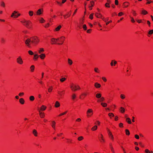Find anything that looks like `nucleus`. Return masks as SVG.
Returning a JSON list of instances; mask_svg holds the SVG:
<instances>
[{
    "label": "nucleus",
    "mask_w": 153,
    "mask_h": 153,
    "mask_svg": "<svg viewBox=\"0 0 153 153\" xmlns=\"http://www.w3.org/2000/svg\"><path fill=\"white\" fill-rule=\"evenodd\" d=\"M88 94V93L87 92L83 93L80 95L79 98L83 100Z\"/></svg>",
    "instance_id": "nucleus-10"
},
{
    "label": "nucleus",
    "mask_w": 153,
    "mask_h": 153,
    "mask_svg": "<svg viewBox=\"0 0 153 153\" xmlns=\"http://www.w3.org/2000/svg\"><path fill=\"white\" fill-rule=\"evenodd\" d=\"M93 114V111L92 109H89L86 112V116L88 117H90Z\"/></svg>",
    "instance_id": "nucleus-7"
},
{
    "label": "nucleus",
    "mask_w": 153,
    "mask_h": 153,
    "mask_svg": "<svg viewBox=\"0 0 153 153\" xmlns=\"http://www.w3.org/2000/svg\"><path fill=\"white\" fill-rule=\"evenodd\" d=\"M35 100L34 97L33 96H31L29 97V100L31 101H33Z\"/></svg>",
    "instance_id": "nucleus-41"
},
{
    "label": "nucleus",
    "mask_w": 153,
    "mask_h": 153,
    "mask_svg": "<svg viewBox=\"0 0 153 153\" xmlns=\"http://www.w3.org/2000/svg\"><path fill=\"white\" fill-rule=\"evenodd\" d=\"M148 13V12L146 10H143H143H142L141 13V14L143 15H146V14H147Z\"/></svg>",
    "instance_id": "nucleus-29"
},
{
    "label": "nucleus",
    "mask_w": 153,
    "mask_h": 153,
    "mask_svg": "<svg viewBox=\"0 0 153 153\" xmlns=\"http://www.w3.org/2000/svg\"><path fill=\"white\" fill-rule=\"evenodd\" d=\"M94 124L96 125H95L100 126V122L99 121L97 120L95 122Z\"/></svg>",
    "instance_id": "nucleus-49"
},
{
    "label": "nucleus",
    "mask_w": 153,
    "mask_h": 153,
    "mask_svg": "<svg viewBox=\"0 0 153 153\" xmlns=\"http://www.w3.org/2000/svg\"><path fill=\"white\" fill-rule=\"evenodd\" d=\"M39 22L41 23H44L45 22V20L43 19V18H41L39 20Z\"/></svg>",
    "instance_id": "nucleus-30"
},
{
    "label": "nucleus",
    "mask_w": 153,
    "mask_h": 153,
    "mask_svg": "<svg viewBox=\"0 0 153 153\" xmlns=\"http://www.w3.org/2000/svg\"><path fill=\"white\" fill-rule=\"evenodd\" d=\"M65 39V38L64 36H62L59 38H57V45H61L63 44Z\"/></svg>",
    "instance_id": "nucleus-4"
},
{
    "label": "nucleus",
    "mask_w": 153,
    "mask_h": 153,
    "mask_svg": "<svg viewBox=\"0 0 153 153\" xmlns=\"http://www.w3.org/2000/svg\"><path fill=\"white\" fill-rule=\"evenodd\" d=\"M68 64L70 65H71L73 64L72 61L69 58L68 59Z\"/></svg>",
    "instance_id": "nucleus-39"
},
{
    "label": "nucleus",
    "mask_w": 153,
    "mask_h": 153,
    "mask_svg": "<svg viewBox=\"0 0 153 153\" xmlns=\"http://www.w3.org/2000/svg\"><path fill=\"white\" fill-rule=\"evenodd\" d=\"M84 139V138L82 136H80L78 138V140L79 141H81Z\"/></svg>",
    "instance_id": "nucleus-53"
},
{
    "label": "nucleus",
    "mask_w": 153,
    "mask_h": 153,
    "mask_svg": "<svg viewBox=\"0 0 153 153\" xmlns=\"http://www.w3.org/2000/svg\"><path fill=\"white\" fill-rule=\"evenodd\" d=\"M119 126L120 128H122L123 127V124L122 123H120L119 124Z\"/></svg>",
    "instance_id": "nucleus-60"
},
{
    "label": "nucleus",
    "mask_w": 153,
    "mask_h": 153,
    "mask_svg": "<svg viewBox=\"0 0 153 153\" xmlns=\"http://www.w3.org/2000/svg\"><path fill=\"white\" fill-rule=\"evenodd\" d=\"M43 12V10L42 9H39L37 10L36 12V15H40Z\"/></svg>",
    "instance_id": "nucleus-17"
},
{
    "label": "nucleus",
    "mask_w": 153,
    "mask_h": 153,
    "mask_svg": "<svg viewBox=\"0 0 153 153\" xmlns=\"http://www.w3.org/2000/svg\"><path fill=\"white\" fill-rule=\"evenodd\" d=\"M145 153H150V151L148 149H146L144 151Z\"/></svg>",
    "instance_id": "nucleus-61"
},
{
    "label": "nucleus",
    "mask_w": 153,
    "mask_h": 153,
    "mask_svg": "<svg viewBox=\"0 0 153 153\" xmlns=\"http://www.w3.org/2000/svg\"><path fill=\"white\" fill-rule=\"evenodd\" d=\"M23 25L27 28L31 29L32 28V24L31 22L29 20H26L24 19L20 21Z\"/></svg>",
    "instance_id": "nucleus-2"
},
{
    "label": "nucleus",
    "mask_w": 153,
    "mask_h": 153,
    "mask_svg": "<svg viewBox=\"0 0 153 153\" xmlns=\"http://www.w3.org/2000/svg\"><path fill=\"white\" fill-rule=\"evenodd\" d=\"M71 97L72 100H74L76 97V94L75 93H73L71 95Z\"/></svg>",
    "instance_id": "nucleus-24"
},
{
    "label": "nucleus",
    "mask_w": 153,
    "mask_h": 153,
    "mask_svg": "<svg viewBox=\"0 0 153 153\" xmlns=\"http://www.w3.org/2000/svg\"><path fill=\"white\" fill-rule=\"evenodd\" d=\"M50 25V24L49 23H47V24L45 25H44V27L45 28H48L49 27Z\"/></svg>",
    "instance_id": "nucleus-57"
},
{
    "label": "nucleus",
    "mask_w": 153,
    "mask_h": 153,
    "mask_svg": "<svg viewBox=\"0 0 153 153\" xmlns=\"http://www.w3.org/2000/svg\"><path fill=\"white\" fill-rule=\"evenodd\" d=\"M107 2H106L105 5V7L109 8L110 7V4L111 3V0H107Z\"/></svg>",
    "instance_id": "nucleus-14"
},
{
    "label": "nucleus",
    "mask_w": 153,
    "mask_h": 153,
    "mask_svg": "<svg viewBox=\"0 0 153 153\" xmlns=\"http://www.w3.org/2000/svg\"><path fill=\"white\" fill-rule=\"evenodd\" d=\"M19 102L21 104H24L25 103V101L24 99L21 98L19 100Z\"/></svg>",
    "instance_id": "nucleus-27"
},
{
    "label": "nucleus",
    "mask_w": 153,
    "mask_h": 153,
    "mask_svg": "<svg viewBox=\"0 0 153 153\" xmlns=\"http://www.w3.org/2000/svg\"><path fill=\"white\" fill-rule=\"evenodd\" d=\"M39 56L37 54H36L34 55L33 59L34 60H37V59L38 58Z\"/></svg>",
    "instance_id": "nucleus-38"
},
{
    "label": "nucleus",
    "mask_w": 153,
    "mask_h": 153,
    "mask_svg": "<svg viewBox=\"0 0 153 153\" xmlns=\"http://www.w3.org/2000/svg\"><path fill=\"white\" fill-rule=\"evenodd\" d=\"M126 134V135L129 136L130 134V133L129 130L128 129L125 130Z\"/></svg>",
    "instance_id": "nucleus-42"
},
{
    "label": "nucleus",
    "mask_w": 153,
    "mask_h": 153,
    "mask_svg": "<svg viewBox=\"0 0 153 153\" xmlns=\"http://www.w3.org/2000/svg\"><path fill=\"white\" fill-rule=\"evenodd\" d=\"M102 97V94L100 93H97L96 95V97L97 98H100Z\"/></svg>",
    "instance_id": "nucleus-40"
},
{
    "label": "nucleus",
    "mask_w": 153,
    "mask_h": 153,
    "mask_svg": "<svg viewBox=\"0 0 153 153\" xmlns=\"http://www.w3.org/2000/svg\"><path fill=\"white\" fill-rule=\"evenodd\" d=\"M70 88L73 91H76L81 89L80 86L76 84L73 83H71L70 85Z\"/></svg>",
    "instance_id": "nucleus-3"
},
{
    "label": "nucleus",
    "mask_w": 153,
    "mask_h": 153,
    "mask_svg": "<svg viewBox=\"0 0 153 153\" xmlns=\"http://www.w3.org/2000/svg\"><path fill=\"white\" fill-rule=\"evenodd\" d=\"M66 79L65 77H62L60 79V81L61 82H64L66 80Z\"/></svg>",
    "instance_id": "nucleus-45"
},
{
    "label": "nucleus",
    "mask_w": 153,
    "mask_h": 153,
    "mask_svg": "<svg viewBox=\"0 0 153 153\" xmlns=\"http://www.w3.org/2000/svg\"><path fill=\"white\" fill-rule=\"evenodd\" d=\"M94 13H91L89 16V18L92 20L93 19Z\"/></svg>",
    "instance_id": "nucleus-52"
},
{
    "label": "nucleus",
    "mask_w": 153,
    "mask_h": 153,
    "mask_svg": "<svg viewBox=\"0 0 153 153\" xmlns=\"http://www.w3.org/2000/svg\"><path fill=\"white\" fill-rule=\"evenodd\" d=\"M95 15L96 17L99 18H102V16L101 14L100 13H96Z\"/></svg>",
    "instance_id": "nucleus-21"
},
{
    "label": "nucleus",
    "mask_w": 153,
    "mask_h": 153,
    "mask_svg": "<svg viewBox=\"0 0 153 153\" xmlns=\"http://www.w3.org/2000/svg\"><path fill=\"white\" fill-rule=\"evenodd\" d=\"M17 63L19 65H22L23 63V61L21 56L18 57L16 59Z\"/></svg>",
    "instance_id": "nucleus-9"
},
{
    "label": "nucleus",
    "mask_w": 153,
    "mask_h": 153,
    "mask_svg": "<svg viewBox=\"0 0 153 153\" xmlns=\"http://www.w3.org/2000/svg\"><path fill=\"white\" fill-rule=\"evenodd\" d=\"M82 27L84 30H87V26L86 25H84Z\"/></svg>",
    "instance_id": "nucleus-64"
},
{
    "label": "nucleus",
    "mask_w": 153,
    "mask_h": 153,
    "mask_svg": "<svg viewBox=\"0 0 153 153\" xmlns=\"http://www.w3.org/2000/svg\"><path fill=\"white\" fill-rule=\"evenodd\" d=\"M90 6L93 7L94 5V2L93 1H91L90 2Z\"/></svg>",
    "instance_id": "nucleus-48"
},
{
    "label": "nucleus",
    "mask_w": 153,
    "mask_h": 153,
    "mask_svg": "<svg viewBox=\"0 0 153 153\" xmlns=\"http://www.w3.org/2000/svg\"><path fill=\"white\" fill-rule=\"evenodd\" d=\"M102 20L104 21L105 22H106L108 21V18H103L102 19Z\"/></svg>",
    "instance_id": "nucleus-55"
},
{
    "label": "nucleus",
    "mask_w": 153,
    "mask_h": 153,
    "mask_svg": "<svg viewBox=\"0 0 153 153\" xmlns=\"http://www.w3.org/2000/svg\"><path fill=\"white\" fill-rule=\"evenodd\" d=\"M38 111L39 112V115L40 117L41 118H44L45 116V113L42 111Z\"/></svg>",
    "instance_id": "nucleus-16"
},
{
    "label": "nucleus",
    "mask_w": 153,
    "mask_h": 153,
    "mask_svg": "<svg viewBox=\"0 0 153 153\" xmlns=\"http://www.w3.org/2000/svg\"><path fill=\"white\" fill-rule=\"evenodd\" d=\"M126 121L129 124H131V122L130 119L129 118H127L126 119Z\"/></svg>",
    "instance_id": "nucleus-37"
},
{
    "label": "nucleus",
    "mask_w": 153,
    "mask_h": 153,
    "mask_svg": "<svg viewBox=\"0 0 153 153\" xmlns=\"http://www.w3.org/2000/svg\"><path fill=\"white\" fill-rule=\"evenodd\" d=\"M57 39L54 38H53L51 39V45L57 44Z\"/></svg>",
    "instance_id": "nucleus-12"
},
{
    "label": "nucleus",
    "mask_w": 153,
    "mask_h": 153,
    "mask_svg": "<svg viewBox=\"0 0 153 153\" xmlns=\"http://www.w3.org/2000/svg\"><path fill=\"white\" fill-rule=\"evenodd\" d=\"M94 87L97 88H99L101 87V85L98 82H95L94 84Z\"/></svg>",
    "instance_id": "nucleus-18"
},
{
    "label": "nucleus",
    "mask_w": 153,
    "mask_h": 153,
    "mask_svg": "<svg viewBox=\"0 0 153 153\" xmlns=\"http://www.w3.org/2000/svg\"><path fill=\"white\" fill-rule=\"evenodd\" d=\"M132 13L133 16H136L137 15L136 12L133 10H132Z\"/></svg>",
    "instance_id": "nucleus-46"
},
{
    "label": "nucleus",
    "mask_w": 153,
    "mask_h": 153,
    "mask_svg": "<svg viewBox=\"0 0 153 153\" xmlns=\"http://www.w3.org/2000/svg\"><path fill=\"white\" fill-rule=\"evenodd\" d=\"M28 14L30 16H32L33 15V12L32 11H30L28 12Z\"/></svg>",
    "instance_id": "nucleus-50"
},
{
    "label": "nucleus",
    "mask_w": 153,
    "mask_h": 153,
    "mask_svg": "<svg viewBox=\"0 0 153 153\" xmlns=\"http://www.w3.org/2000/svg\"><path fill=\"white\" fill-rule=\"evenodd\" d=\"M34 68H35V67H34V65H32L31 66V67H30V71L31 72H33L34 71Z\"/></svg>",
    "instance_id": "nucleus-44"
},
{
    "label": "nucleus",
    "mask_w": 153,
    "mask_h": 153,
    "mask_svg": "<svg viewBox=\"0 0 153 153\" xmlns=\"http://www.w3.org/2000/svg\"><path fill=\"white\" fill-rule=\"evenodd\" d=\"M130 5V3L128 1H126L124 2L122 5L123 8H127Z\"/></svg>",
    "instance_id": "nucleus-13"
},
{
    "label": "nucleus",
    "mask_w": 153,
    "mask_h": 153,
    "mask_svg": "<svg viewBox=\"0 0 153 153\" xmlns=\"http://www.w3.org/2000/svg\"><path fill=\"white\" fill-rule=\"evenodd\" d=\"M33 134L35 137L38 136V133L37 131L35 129H33Z\"/></svg>",
    "instance_id": "nucleus-26"
},
{
    "label": "nucleus",
    "mask_w": 153,
    "mask_h": 153,
    "mask_svg": "<svg viewBox=\"0 0 153 153\" xmlns=\"http://www.w3.org/2000/svg\"><path fill=\"white\" fill-rule=\"evenodd\" d=\"M105 100V98L104 97H102L100 98V99L97 100V102H103Z\"/></svg>",
    "instance_id": "nucleus-33"
},
{
    "label": "nucleus",
    "mask_w": 153,
    "mask_h": 153,
    "mask_svg": "<svg viewBox=\"0 0 153 153\" xmlns=\"http://www.w3.org/2000/svg\"><path fill=\"white\" fill-rule=\"evenodd\" d=\"M108 115L111 118L114 116V114L112 113H108Z\"/></svg>",
    "instance_id": "nucleus-47"
},
{
    "label": "nucleus",
    "mask_w": 153,
    "mask_h": 153,
    "mask_svg": "<svg viewBox=\"0 0 153 153\" xmlns=\"http://www.w3.org/2000/svg\"><path fill=\"white\" fill-rule=\"evenodd\" d=\"M39 41V38L36 36H34L27 39L25 42V43L28 47L30 48L32 45L34 46L37 45Z\"/></svg>",
    "instance_id": "nucleus-1"
},
{
    "label": "nucleus",
    "mask_w": 153,
    "mask_h": 153,
    "mask_svg": "<svg viewBox=\"0 0 153 153\" xmlns=\"http://www.w3.org/2000/svg\"><path fill=\"white\" fill-rule=\"evenodd\" d=\"M101 105L102 107H105L107 105V104L106 103H105V102L101 103Z\"/></svg>",
    "instance_id": "nucleus-43"
},
{
    "label": "nucleus",
    "mask_w": 153,
    "mask_h": 153,
    "mask_svg": "<svg viewBox=\"0 0 153 153\" xmlns=\"http://www.w3.org/2000/svg\"><path fill=\"white\" fill-rule=\"evenodd\" d=\"M94 71L95 73L98 74H100V69L97 67H95L94 68Z\"/></svg>",
    "instance_id": "nucleus-20"
},
{
    "label": "nucleus",
    "mask_w": 153,
    "mask_h": 153,
    "mask_svg": "<svg viewBox=\"0 0 153 153\" xmlns=\"http://www.w3.org/2000/svg\"><path fill=\"white\" fill-rule=\"evenodd\" d=\"M120 111L122 113H124L125 112V109L123 107H121L120 109Z\"/></svg>",
    "instance_id": "nucleus-36"
},
{
    "label": "nucleus",
    "mask_w": 153,
    "mask_h": 153,
    "mask_svg": "<svg viewBox=\"0 0 153 153\" xmlns=\"http://www.w3.org/2000/svg\"><path fill=\"white\" fill-rule=\"evenodd\" d=\"M60 106V104L59 102L58 101H56L55 104V107L56 108H58Z\"/></svg>",
    "instance_id": "nucleus-28"
},
{
    "label": "nucleus",
    "mask_w": 153,
    "mask_h": 153,
    "mask_svg": "<svg viewBox=\"0 0 153 153\" xmlns=\"http://www.w3.org/2000/svg\"><path fill=\"white\" fill-rule=\"evenodd\" d=\"M51 126L54 129H55L56 127V122L54 121H52Z\"/></svg>",
    "instance_id": "nucleus-25"
},
{
    "label": "nucleus",
    "mask_w": 153,
    "mask_h": 153,
    "mask_svg": "<svg viewBox=\"0 0 153 153\" xmlns=\"http://www.w3.org/2000/svg\"><path fill=\"white\" fill-rule=\"evenodd\" d=\"M28 53L30 55H33V52L31 50L29 51H28Z\"/></svg>",
    "instance_id": "nucleus-54"
},
{
    "label": "nucleus",
    "mask_w": 153,
    "mask_h": 153,
    "mask_svg": "<svg viewBox=\"0 0 153 153\" xmlns=\"http://www.w3.org/2000/svg\"><path fill=\"white\" fill-rule=\"evenodd\" d=\"M117 62L114 60H112L110 63V65L111 66H115L117 64Z\"/></svg>",
    "instance_id": "nucleus-19"
},
{
    "label": "nucleus",
    "mask_w": 153,
    "mask_h": 153,
    "mask_svg": "<svg viewBox=\"0 0 153 153\" xmlns=\"http://www.w3.org/2000/svg\"><path fill=\"white\" fill-rule=\"evenodd\" d=\"M153 33V30H152L149 31L148 32L149 35H152Z\"/></svg>",
    "instance_id": "nucleus-58"
},
{
    "label": "nucleus",
    "mask_w": 153,
    "mask_h": 153,
    "mask_svg": "<svg viewBox=\"0 0 153 153\" xmlns=\"http://www.w3.org/2000/svg\"><path fill=\"white\" fill-rule=\"evenodd\" d=\"M67 112H68V111H65L64 112L58 115V116L59 117H60V116H62V115H64L66 114L67 113Z\"/></svg>",
    "instance_id": "nucleus-51"
},
{
    "label": "nucleus",
    "mask_w": 153,
    "mask_h": 153,
    "mask_svg": "<svg viewBox=\"0 0 153 153\" xmlns=\"http://www.w3.org/2000/svg\"><path fill=\"white\" fill-rule=\"evenodd\" d=\"M106 130L107 132V133L108 134V137L112 141H114V137L112 134L110 130L108 128H106Z\"/></svg>",
    "instance_id": "nucleus-5"
},
{
    "label": "nucleus",
    "mask_w": 153,
    "mask_h": 153,
    "mask_svg": "<svg viewBox=\"0 0 153 153\" xmlns=\"http://www.w3.org/2000/svg\"><path fill=\"white\" fill-rule=\"evenodd\" d=\"M44 51V49L43 48H40L39 51L38 52L39 53L41 54L42 53H43Z\"/></svg>",
    "instance_id": "nucleus-31"
},
{
    "label": "nucleus",
    "mask_w": 153,
    "mask_h": 153,
    "mask_svg": "<svg viewBox=\"0 0 153 153\" xmlns=\"http://www.w3.org/2000/svg\"><path fill=\"white\" fill-rule=\"evenodd\" d=\"M98 138L100 142L102 143H105V141L103 135L101 134L98 136Z\"/></svg>",
    "instance_id": "nucleus-8"
},
{
    "label": "nucleus",
    "mask_w": 153,
    "mask_h": 153,
    "mask_svg": "<svg viewBox=\"0 0 153 153\" xmlns=\"http://www.w3.org/2000/svg\"><path fill=\"white\" fill-rule=\"evenodd\" d=\"M62 27V26L61 25H59L55 29V31H58Z\"/></svg>",
    "instance_id": "nucleus-35"
},
{
    "label": "nucleus",
    "mask_w": 153,
    "mask_h": 153,
    "mask_svg": "<svg viewBox=\"0 0 153 153\" xmlns=\"http://www.w3.org/2000/svg\"><path fill=\"white\" fill-rule=\"evenodd\" d=\"M47 108V107L45 105H42L39 109H38V111H42L45 110Z\"/></svg>",
    "instance_id": "nucleus-15"
},
{
    "label": "nucleus",
    "mask_w": 153,
    "mask_h": 153,
    "mask_svg": "<svg viewBox=\"0 0 153 153\" xmlns=\"http://www.w3.org/2000/svg\"><path fill=\"white\" fill-rule=\"evenodd\" d=\"M21 15L20 13H19V12L18 11H14L12 13L10 17H13L14 18H18L19 16H20Z\"/></svg>",
    "instance_id": "nucleus-6"
},
{
    "label": "nucleus",
    "mask_w": 153,
    "mask_h": 153,
    "mask_svg": "<svg viewBox=\"0 0 153 153\" xmlns=\"http://www.w3.org/2000/svg\"><path fill=\"white\" fill-rule=\"evenodd\" d=\"M71 15V13L69 12H68L67 13V14L63 16L64 18L65 19H66L68 18Z\"/></svg>",
    "instance_id": "nucleus-22"
},
{
    "label": "nucleus",
    "mask_w": 153,
    "mask_h": 153,
    "mask_svg": "<svg viewBox=\"0 0 153 153\" xmlns=\"http://www.w3.org/2000/svg\"><path fill=\"white\" fill-rule=\"evenodd\" d=\"M102 79L105 82H106L107 81L106 78L105 77H102Z\"/></svg>",
    "instance_id": "nucleus-59"
},
{
    "label": "nucleus",
    "mask_w": 153,
    "mask_h": 153,
    "mask_svg": "<svg viewBox=\"0 0 153 153\" xmlns=\"http://www.w3.org/2000/svg\"><path fill=\"white\" fill-rule=\"evenodd\" d=\"M57 94L59 95L60 98H62L65 94V91L64 90L62 91H58Z\"/></svg>",
    "instance_id": "nucleus-11"
},
{
    "label": "nucleus",
    "mask_w": 153,
    "mask_h": 153,
    "mask_svg": "<svg viewBox=\"0 0 153 153\" xmlns=\"http://www.w3.org/2000/svg\"><path fill=\"white\" fill-rule=\"evenodd\" d=\"M120 98L122 99H124L125 98V96L123 94H121L120 95Z\"/></svg>",
    "instance_id": "nucleus-56"
},
{
    "label": "nucleus",
    "mask_w": 153,
    "mask_h": 153,
    "mask_svg": "<svg viewBox=\"0 0 153 153\" xmlns=\"http://www.w3.org/2000/svg\"><path fill=\"white\" fill-rule=\"evenodd\" d=\"M53 87L52 86H50L48 88V91L49 93H51L52 91L53 90Z\"/></svg>",
    "instance_id": "nucleus-34"
},
{
    "label": "nucleus",
    "mask_w": 153,
    "mask_h": 153,
    "mask_svg": "<svg viewBox=\"0 0 153 153\" xmlns=\"http://www.w3.org/2000/svg\"><path fill=\"white\" fill-rule=\"evenodd\" d=\"M124 13L123 12H120L118 14V16H121L122 15H123Z\"/></svg>",
    "instance_id": "nucleus-63"
},
{
    "label": "nucleus",
    "mask_w": 153,
    "mask_h": 153,
    "mask_svg": "<svg viewBox=\"0 0 153 153\" xmlns=\"http://www.w3.org/2000/svg\"><path fill=\"white\" fill-rule=\"evenodd\" d=\"M97 129V125H95L91 128V130L92 131H95Z\"/></svg>",
    "instance_id": "nucleus-32"
},
{
    "label": "nucleus",
    "mask_w": 153,
    "mask_h": 153,
    "mask_svg": "<svg viewBox=\"0 0 153 153\" xmlns=\"http://www.w3.org/2000/svg\"><path fill=\"white\" fill-rule=\"evenodd\" d=\"M39 56L42 59H44L45 57V53H41Z\"/></svg>",
    "instance_id": "nucleus-23"
},
{
    "label": "nucleus",
    "mask_w": 153,
    "mask_h": 153,
    "mask_svg": "<svg viewBox=\"0 0 153 153\" xmlns=\"http://www.w3.org/2000/svg\"><path fill=\"white\" fill-rule=\"evenodd\" d=\"M130 18L131 19V22L133 23H134L135 22V21L134 19L132 17H131V16L130 17Z\"/></svg>",
    "instance_id": "nucleus-62"
}]
</instances>
